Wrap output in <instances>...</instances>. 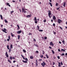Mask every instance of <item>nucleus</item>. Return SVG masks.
I'll return each mask as SVG.
<instances>
[{
	"label": "nucleus",
	"instance_id": "f257e3e1",
	"mask_svg": "<svg viewBox=\"0 0 67 67\" xmlns=\"http://www.w3.org/2000/svg\"><path fill=\"white\" fill-rule=\"evenodd\" d=\"M25 59L26 61H25L24 60H22L23 62L24 63H27V61H28V59L27 58H25Z\"/></svg>",
	"mask_w": 67,
	"mask_h": 67
},
{
	"label": "nucleus",
	"instance_id": "f03ea898",
	"mask_svg": "<svg viewBox=\"0 0 67 67\" xmlns=\"http://www.w3.org/2000/svg\"><path fill=\"white\" fill-rule=\"evenodd\" d=\"M46 65V63H45V62H43V63H42L41 65L42 66V67H44L45 65Z\"/></svg>",
	"mask_w": 67,
	"mask_h": 67
},
{
	"label": "nucleus",
	"instance_id": "7ed1b4c3",
	"mask_svg": "<svg viewBox=\"0 0 67 67\" xmlns=\"http://www.w3.org/2000/svg\"><path fill=\"white\" fill-rule=\"evenodd\" d=\"M62 22V20H61L60 19H58V22L59 24H60V22Z\"/></svg>",
	"mask_w": 67,
	"mask_h": 67
},
{
	"label": "nucleus",
	"instance_id": "20e7f679",
	"mask_svg": "<svg viewBox=\"0 0 67 67\" xmlns=\"http://www.w3.org/2000/svg\"><path fill=\"white\" fill-rule=\"evenodd\" d=\"M2 31L3 32H4L5 33H7V32H6V31H7V29L5 28H4V30L2 29Z\"/></svg>",
	"mask_w": 67,
	"mask_h": 67
},
{
	"label": "nucleus",
	"instance_id": "39448f33",
	"mask_svg": "<svg viewBox=\"0 0 67 67\" xmlns=\"http://www.w3.org/2000/svg\"><path fill=\"white\" fill-rule=\"evenodd\" d=\"M48 12H49L48 13V15H51L52 14V12L50 10L48 11Z\"/></svg>",
	"mask_w": 67,
	"mask_h": 67
},
{
	"label": "nucleus",
	"instance_id": "423d86ee",
	"mask_svg": "<svg viewBox=\"0 0 67 67\" xmlns=\"http://www.w3.org/2000/svg\"><path fill=\"white\" fill-rule=\"evenodd\" d=\"M5 55L8 58L9 57V55H8V52H6V53H5Z\"/></svg>",
	"mask_w": 67,
	"mask_h": 67
},
{
	"label": "nucleus",
	"instance_id": "0eeeda50",
	"mask_svg": "<svg viewBox=\"0 0 67 67\" xmlns=\"http://www.w3.org/2000/svg\"><path fill=\"white\" fill-rule=\"evenodd\" d=\"M31 16H32V15H31V14H30L29 15H27L26 16V17L27 18H30L31 17Z\"/></svg>",
	"mask_w": 67,
	"mask_h": 67
},
{
	"label": "nucleus",
	"instance_id": "6e6552de",
	"mask_svg": "<svg viewBox=\"0 0 67 67\" xmlns=\"http://www.w3.org/2000/svg\"><path fill=\"white\" fill-rule=\"evenodd\" d=\"M50 44L51 46L52 45V46H54V43H53L52 42H50Z\"/></svg>",
	"mask_w": 67,
	"mask_h": 67
},
{
	"label": "nucleus",
	"instance_id": "1a4fd4ad",
	"mask_svg": "<svg viewBox=\"0 0 67 67\" xmlns=\"http://www.w3.org/2000/svg\"><path fill=\"white\" fill-rule=\"evenodd\" d=\"M36 66H38V61H37V60L36 59Z\"/></svg>",
	"mask_w": 67,
	"mask_h": 67
},
{
	"label": "nucleus",
	"instance_id": "9d476101",
	"mask_svg": "<svg viewBox=\"0 0 67 67\" xmlns=\"http://www.w3.org/2000/svg\"><path fill=\"white\" fill-rule=\"evenodd\" d=\"M21 32L22 31L21 30L17 32V33H18V34H20Z\"/></svg>",
	"mask_w": 67,
	"mask_h": 67
},
{
	"label": "nucleus",
	"instance_id": "9b49d317",
	"mask_svg": "<svg viewBox=\"0 0 67 67\" xmlns=\"http://www.w3.org/2000/svg\"><path fill=\"white\" fill-rule=\"evenodd\" d=\"M56 19V17H55V16H53V20H55Z\"/></svg>",
	"mask_w": 67,
	"mask_h": 67
},
{
	"label": "nucleus",
	"instance_id": "f8f14e48",
	"mask_svg": "<svg viewBox=\"0 0 67 67\" xmlns=\"http://www.w3.org/2000/svg\"><path fill=\"white\" fill-rule=\"evenodd\" d=\"M30 59H33L34 58V57L33 56L31 55L30 57Z\"/></svg>",
	"mask_w": 67,
	"mask_h": 67
},
{
	"label": "nucleus",
	"instance_id": "ddd939ff",
	"mask_svg": "<svg viewBox=\"0 0 67 67\" xmlns=\"http://www.w3.org/2000/svg\"><path fill=\"white\" fill-rule=\"evenodd\" d=\"M22 9V12L23 13L24 11H25V9L24 8H23Z\"/></svg>",
	"mask_w": 67,
	"mask_h": 67
},
{
	"label": "nucleus",
	"instance_id": "4468645a",
	"mask_svg": "<svg viewBox=\"0 0 67 67\" xmlns=\"http://www.w3.org/2000/svg\"><path fill=\"white\" fill-rule=\"evenodd\" d=\"M6 4L7 5H8V7H11V5H10L9 4V3H6Z\"/></svg>",
	"mask_w": 67,
	"mask_h": 67
},
{
	"label": "nucleus",
	"instance_id": "2eb2a0df",
	"mask_svg": "<svg viewBox=\"0 0 67 67\" xmlns=\"http://www.w3.org/2000/svg\"><path fill=\"white\" fill-rule=\"evenodd\" d=\"M10 48H12H12H13V46L12 44H11L10 45Z\"/></svg>",
	"mask_w": 67,
	"mask_h": 67
},
{
	"label": "nucleus",
	"instance_id": "dca6fc26",
	"mask_svg": "<svg viewBox=\"0 0 67 67\" xmlns=\"http://www.w3.org/2000/svg\"><path fill=\"white\" fill-rule=\"evenodd\" d=\"M11 35L12 36V37H14V34H13L12 32H11Z\"/></svg>",
	"mask_w": 67,
	"mask_h": 67
},
{
	"label": "nucleus",
	"instance_id": "f3484780",
	"mask_svg": "<svg viewBox=\"0 0 67 67\" xmlns=\"http://www.w3.org/2000/svg\"><path fill=\"white\" fill-rule=\"evenodd\" d=\"M60 62L58 63V67H61L62 66H61V65H60Z\"/></svg>",
	"mask_w": 67,
	"mask_h": 67
},
{
	"label": "nucleus",
	"instance_id": "a211bd4d",
	"mask_svg": "<svg viewBox=\"0 0 67 67\" xmlns=\"http://www.w3.org/2000/svg\"><path fill=\"white\" fill-rule=\"evenodd\" d=\"M11 48H10L9 49V53H11Z\"/></svg>",
	"mask_w": 67,
	"mask_h": 67
},
{
	"label": "nucleus",
	"instance_id": "6ab92c4d",
	"mask_svg": "<svg viewBox=\"0 0 67 67\" xmlns=\"http://www.w3.org/2000/svg\"><path fill=\"white\" fill-rule=\"evenodd\" d=\"M8 62H9V63H12V62H11V61L10 60V59L8 60Z\"/></svg>",
	"mask_w": 67,
	"mask_h": 67
},
{
	"label": "nucleus",
	"instance_id": "aec40b11",
	"mask_svg": "<svg viewBox=\"0 0 67 67\" xmlns=\"http://www.w3.org/2000/svg\"><path fill=\"white\" fill-rule=\"evenodd\" d=\"M4 21L5 23H8V21H7V20L5 19H4Z\"/></svg>",
	"mask_w": 67,
	"mask_h": 67
},
{
	"label": "nucleus",
	"instance_id": "412c9836",
	"mask_svg": "<svg viewBox=\"0 0 67 67\" xmlns=\"http://www.w3.org/2000/svg\"><path fill=\"white\" fill-rule=\"evenodd\" d=\"M46 56L47 57V58H49V57H48V55L46 54Z\"/></svg>",
	"mask_w": 67,
	"mask_h": 67
},
{
	"label": "nucleus",
	"instance_id": "4be33fe9",
	"mask_svg": "<svg viewBox=\"0 0 67 67\" xmlns=\"http://www.w3.org/2000/svg\"><path fill=\"white\" fill-rule=\"evenodd\" d=\"M20 36L19 35H18V40H20Z\"/></svg>",
	"mask_w": 67,
	"mask_h": 67
},
{
	"label": "nucleus",
	"instance_id": "5701e85b",
	"mask_svg": "<svg viewBox=\"0 0 67 67\" xmlns=\"http://www.w3.org/2000/svg\"><path fill=\"white\" fill-rule=\"evenodd\" d=\"M7 49H9V46L8 45H7Z\"/></svg>",
	"mask_w": 67,
	"mask_h": 67
},
{
	"label": "nucleus",
	"instance_id": "b1692460",
	"mask_svg": "<svg viewBox=\"0 0 67 67\" xmlns=\"http://www.w3.org/2000/svg\"><path fill=\"white\" fill-rule=\"evenodd\" d=\"M1 18V20H3V18H2V16L1 15H0Z\"/></svg>",
	"mask_w": 67,
	"mask_h": 67
},
{
	"label": "nucleus",
	"instance_id": "393cba45",
	"mask_svg": "<svg viewBox=\"0 0 67 67\" xmlns=\"http://www.w3.org/2000/svg\"><path fill=\"white\" fill-rule=\"evenodd\" d=\"M34 20L35 21H37V19H36V17H35Z\"/></svg>",
	"mask_w": 67,
	"mask_h": 67
},
{
	"label": "nucleus",
	"instance_id": "a878e982",
	"mask_svg": "<svg viewBox=\"0 0 67 67\" xmlns=\"http://www.w3.org/2000/svg\"><path fill=\"white\" fill-rule=\"evenodd\" d=\"M21 57H23V59H25V58H24V57L23 56V55H22V54L21 55Z\"/></svg>",
	"mask_w": 67,
	"mask_h": 67
},
{
	"label": "nucleus",
	"instance_id": "bb28decb",
	"mask_svg": "<svg viewBox=\"0 0 67 67\" xmlns=\"http://www.w3.org/2000/svg\"><path fill=\"white\" fill-rule=\"evenodd\" d=\"M62 42L63 44H65V41H64V39H63V41H62Z\"/></svg>",
	"mask_w": 67,
	"mask_h": 67
},
{
	"label": "nucleus",
	"instance_id": "cd10ccee",
	"mask_svg": "<svg viewBox=\"0 0 67 67\" xmlns=\"http://www.w3.org/2000/svg\"><path fill=\"white\" fill-rule=\"evenodd\" d=\"M66 5V2H65L64 3L63 6L64 7H65V5Z\"/></svg>",
	"mask_w": 67,
	"mask_h": 67
},
{
	"label": "nucleus",
	"instance_id": "c85d7f7f",
	"mask_svg": "<svg viewBox=\"0 0 67 67\" xmlns=\"http://www.w3.org/2000/svg\"><path fill=\"white\" fill-rule=\"evenodd\" d=\"M49 4H50L51 7H53V5H52V3H51L50 2L49 3Z\"/></svg>",
	"mask_w": 67,
	"mask_h": 67
},
{
	"label": "nucleus",
	"instance_id": "c756f323",
	"mask_svg": "<svg viewBox=\"0 0 67 67\" xmlns=\"http://www.w3.org/2000/svg\"><path fill=\"white\" fill-rule=\"evenodd\" d=\"M40 57L41 58H43V55H42L41 56H40Z\"/></svg>",
	"mask_w": 67,
	"mask_h": 67
},
{
	"label": "nucleus",
	"instance_id": "7c9ffc66",
	"mask_svg": "<svg viewBox=\"0 0 67 67\" xmlns=\"http://www.w3.org/2000/svg\"><path fill=\"white\" fill-rule=\"evenodd\" d=\"M52 52L53 54H55V52H54V51H53V50H52Z\"/></svg>",
	"mask_w": 67,
	"mask_h": 67
},
{
	"label": "nucleus",
	"instance_id": "2f4dec72",
	"mask_svg": "<svg viewBox=\"0 0 67 67\" xmlns=\"http://www.w3.org/2000/svg\"><path fill=\"white\" fill-rule=\"evenodd\" d=\"M8 39H10V40H11V37L10 36H8Z\"/></svg>",
	"mask_w": 67,
	"mask_h": 67
},
{
	"label": "nucleus",
	"instance_id": "473e14b6",
	"mask_svg": "<svg viewBox=\"0 0 67 67\" xmlns=\"http://www.w3.org/2000/svg\"><path fill=\"white\" fill-rule=\"evenodd\" d=\"M61 51H63L64 52H65V50L63 49H62L61 50Z\"/></svg>",
	"mask_w": 67,
	"mask_h": 67
},
{
	"label": "nucleus",
	"instance_id": "72a5a7b5",
	"mask_svg": "<svg viewBox=\"0 0 67 67\" xmlns=\"http://www.w3.org/2000/svg\"><path fill=\"white\" fill-rule=\"evenodd\" d=\"M39 31L40 32H43V30H39Z\"/></svg>",
	"mask_w": 67,
	"mask_h": 67
},
{
	"label": "nucleus",
	"instance_id": "f704fd0d",
	"mask_svg": "<svg viewBox=\"0 0 67 67\" xmlns=\"http://www.w3.org/2000/svg\"><path fill=\"white\" fill-rule=\"evenodd\" d=\"M64 55H65V54H64V53H62L61 54V56H64Z\"/></svg>",
	"mask_w": 67,
	"mask_h": 67
},
{
	"label": "nucleus",
	"instance_id": "c9c22d12",
	"mask_svg": "<svg viewBox=\"0 0 67 67\" xmlns=\"http://www.w3.org/2000/svg\"><path fill=\"white\" fill-rule=\"evenodd\" d=\"M23 51L24 53H26V50L24 49H23Z\"/></svg>",
	"mask_w": 67,
	"mask_h": 67
},
{
	"label": "nucleus",
	"instance_id": "e433bc0d",
	"mask_svg": "<svg viewBox=\"0 0 67 67\" xmlns=\"http://www.w3.org/2000/svg\"><path fill=\"white\" fill-rule=\"evenodd\" d=\"M34 45L35 46H36V47H38V46L36 44H35Z\"/></svg>",
	"mask_w": 67,
	"mask_h": 67
},
{
	"label": "nucleus",
	"instance_id": "4c0bfd02",
	"mask_svg": "<svg viewBox=\"0 0 67 67\" xmlns=\"http://www.w3.org/2000/svg\"><path fill=\"white\" fill-rule=\"evenodd\" d=\"M37 27L38 30L40 29V27H39V26H37Z\"/></svg>",
	"mask_w": 67,
	"mask_h": 67
},
{
	"label": "nucleus",
	"instance_id": "58836bf2",
	"mask_svg": "<svg viewBox=\"0 0 67 67\" xmlns=\"http://www.w3.org/2000/svg\"><path fill=\"white\" fill-rule=\"evenodd\" d=\"M10 60H12V57H10Z\"/></svg>",
	"mask_w": 67,
	"mask_h": 67
},
{
	"label": "nucleus",
	"instance_id": "ea45409f",
	"mask_svg": "<svg viewBox=\"0 0 67 67\" xmlns=\"http://www.w3.org/2000/svg\"><path fill=\"white\" fill-rule=\"evenodd\" d=\"M43 22H44V23H45V22H46V20H43Z\"/></svg>",
	"mask_w": 67,
	"mask_h": 67
},
{
	"label": "nucleus",
	"instance_id": "a19ab883",
	"mask_svg": "<svg viewBox=\"0 0 67 67\" xmlns=\"http://www.w3.org/2000/svg\"><path fill=\"white\" fill-rule=\"evenodd\" d=\"M17 26L18 27V29H20V27L19 26V25H17Z\"/></svg>",
	"mask_w": 67,
	"mask_h": 67
},
{
	"label": "nucleus",
	"instance_id": "79ce46f5",
	"mask_svg": "<svg viewBox=\"0 0 67 67\" xmlns=\"http://www.w3.org/2000/svg\"><path fill=\"white\" fill-rule=\"evenodd\" d=\"M14 12V11H11L10 12V14H11V13H13Z\"/></svg>",
	"mask_w": 67,
	"mask_h": 67
},
{
	"label": "nucleus",
	"instance_id": "37998d69",
	"mask_svg": "<svg viewBox=\"0 0 67 67\" xmlns=\"http://www.w3.org/2000/svg\"><path fill=\"white\" fill-rule=\"evenodd\" d=\"M35 22L36 24H37V21H36V20L35 21Z\"/></svg>",
	"mask_w": 67,
	"mask_h": 67
},
{
	"label": "nucleus",
	"instance_id": "c03bdc74",
	"mask_svg": "<svg viewBox=\"0 0 67 67\" xmlns=\"http://www.w3.org/2000/svg\"><path fill=\"white\" fill-rule=\"evenodd\" d=\"M23 12L24 14H25V13H26L27 12L26 11H24Z\"/></svg>",
	"mask_w": 67,
	"mask_h": 67
},
{
	"label": "nucleus",
	"instance_id": "a18cd8bd",
	"mask_svg": "<svg viewBox=\"0 0 67 67\" xmlns=\"http://www.w3.org/2000/svg\"><path fill=\"white\" fill-rule=\"evenodd\" d=\"M44 38L45 40H46V39H47V37H44Z\"/></svg>",
	"mask_w": 67,
	"mask_h": 67
},
{
	"label": "nucleus",
	"instance_id": "49530a36",
	"mask_svg": "<svg viewBox=\"0 0 67 67\" xmlns=\"http://www.w3.org/2000/svg\"><path fill=\"white\" fill-rule=\"evenodd\" d=\"M59 27L60 29H61V30H63V28H62V27L60 26H59Z\"/></svg>",
	"mask_w": 67,
	"mask_h": 67
},
{
	"label": "nucleus",
	"instance_id": "de8ad7c7",
	"mask_svg": "<svg viewBox=\"0 0 67 67\" xmlns=\"http://www.w3.org/2000/svg\"><path fill=\"white\" fill-rule=\"evenodd\" d=\"M53 33L54 34H56V32H55V31H53Z\"/></svg>",
	"mask_w": 67,
	"mask_h": 67
},
{
	"label": "nucleus",
	"instance_id": "09e8293b",
	"mask_svg": "<svg viewBox=\"0 0 67 67\" xmlns=\"http://www.w3.org/2000/svg\"><path fill=\"white\" fill-rule=\"evenodd\" d=\"M55 64V62H53V65H54Z\"/></svg>",
	"mask_w": 67,
	"mask_h": 67
},
{
	"label": "nucleus",
	"instance_id": "8fccbe9b",
	"mask_svg": "<svg viewBox=\"0 0 67 67\" xmlns=\"http://www.w3.org/2000/svg\"><path fill=\"white\" fill-rule=\"evenodd\" d=\"M53 26H55V23L53 24Z\"/></svg>",
	"mask_w": 67,
	"mask_h": 67
},
{
	"label": "nucleus",
	"instance_id": "3c124183",
	"mask_svg": "<svg viewBox=\"0 0 67 67\" xmlns=\"http://www.w3.org/2000/svg\"><path fill=\"white\" fill-rule=\"evenodd\" d=\"M59 9H60V7H59L58 8H56V9L57 10H59Z\"/></svg>",
	"mask_w": 67,
	"mask_h": 67
},
{
	"label": "nucleus",
	"instance_id": "603ef678",
	"mask_svg": "<svg viewBox=\"0 0 67 67\" xmlns=\"http://www.w3.org/2000/svg\"><path fill=\"white\" fill-rule=\"evenodd\" d=\"M57 58H58V59H60V57H59V56H58L57 57Z\"/></svg>",
	"mask_w": 67,
	"mask_h": 67
},
{
	"label": "nucleus",
	"instance_id": "864d4df0",
	"mask_svg": "<svg viewBox=\"0 0 67 67\" xmlns=\"http://www.w3.org/2000/svg\"><path fill=\"white\" fill-rule=\"evenodd\" d=\"M10 40V39L8 38L7 39V41H9Z\"/></svg>",
	"mask_w": 67,
	"mask_h": 67
},
{
	"label": "nucleus",
	"instance_id": "5fc2aeb1",
	"mask_svg": "<svg viewBox=\"0 0 67 67\" xmlns=\"http://www.w3.org/2000/svg\"><path fill=\"white\" fill-rule=\"evenodd\" d=\"M34 42H36V40H35V38H34Z\"/></svg>",
	"mask_w": 67,
	"mask_h": 67
},
{
	"label": "nucleus",
	"instance_id": "6e6d98bb",
	"mask_svg": "<svg viewBox=\"0 0 67 67\" xmlns=\"http://www.w3.org/2000/svg\"><path fill=\"white\" fill-rule=\"evenodd\" d=\"M42 59H39V61H42Z\"/></svg>",
	"mask_w": 67,
	"mask_h": 67
},
{
	"label": "nucleus",
	"instance_id": "4d7b16f0",
	"mask_svg": "<svg viewBox=\"0 0 67 67\" xmlns=\"http://www.w3.org/2000/svg\"><path fill=\"white\" fill-rule=\"evenodd\" d=\"M29 35H32V34H31V33H29Z\"/></svg>",
	"mask_w": 67,
	"mask_h": 67
},
{
	"label": "nucleus",
	"instance_id": "13d9d810",
	"mask_svg": "<svg viewBox=\"0 0 67 67\" xmlns=\"http://www.w3.org/2000/svg\"><path fill=\"white\" fill-rule=\"evenodd\" d=\"M49 48H50V49H52V47L51 46H49Z\"/></svg>",
	"mask_w": 67,
	"mask_h": 67
},
{
	"label": "nucleus",
	"instance_id": "bf43d9fd",
	"mask_svg": "<svg viewBox=\"0 0 67 67\" xmlns=\"http://www.w3.org/2000/svg\"><path fill=\"white\" fill-rule=\"evenodd\" d=\"M61 65H63V63H62V62H61Z\"/></svg>",
	"mask_w": 67,
	"mask_h": 67
},
{
	"label": "nucleus",
	"instance_id": "052dcab7",
	"mask_svg": "<svg viewBox=\"0 0 67 67\" xmlns=\"http://www.w3.org/2000/svg\"><path fill=\"white\" fill-rule=\"evenodd\" d=\"M58 5V3H56V6H57Z\"/></svg>",
	"mask_w": 67,
	"mask_h": 67
},
{
	"label": "nucleus",
	"instance_id": "680f3d73",
	"mask_svg": "<svg viewBox=\"0 0 67 67\" xmlns=\"http://www.w3.org/2000/svg\"><path fill=\"white\" fill-rule=\"evenodd\" d=\"M36 52L37 54H38V51H36Z\"/></svg>",
	"mask_w": 67,
	"mask_h": 67
},
{
	"label": "nucleus",
	"instance_id": "e2e57ef3",
	"mask_svg": "<svg viewBox=\"0 0 67 67\" xmlns=\"http://www.w3.org/2000/svg\"><path fill=\"white\" fill-rule=\"evenodd\" d=\"M19 10L20 12H22V11H21V9H19Z\"/></svg>",
	"mask_w": 67,
	"mask_h": 67
},
{
	"label": "nucleus",
	"instance_id": "0e129e2a",
	"mask_svg": "<svg viewBox=\"0 0 67 67\" xmlns=\"http://www.w3.org/2000/svg\"><path fill=\"white\" fill-rule=\"evenodd\" d=\"M16 61H15V60H14L13 61V63H15V62H16Z\"/></svg>",
	"mask_w": 67,
	"mask_h": 67
},
{
	"label": "nucleus",
	"instance_id": "69168bd1",
	"mask_svg": "<svg viewBox=\"0 0 67 67\" xmlns=\"http://www.w3.org/2000/svg\"><path fill=\"white\" fill-rule=\"evenodd\" d=\"M58 51H59V52H60V49H58Z\"/></svg>",
	"mask_w": 67,
	"mask_h": 67
},
{
	"label": "nucleus",
	"instance_id": "338daca9",
	"mask_svg": "<svg viewBox=\"0 0 67 67\" xmlns=\"http://www.w3.org/2000/svg\"><path fill=\"white\" fill-rule=\"evenodd\" d=\"M1 27H3V25H1Z\"/></svg>",
	"mask_w": 67,
	"mask_h": 67
},
{
	"label": "nucleus",
	"instance_id": "774afa93",
	"mask_svg": "<svg viewBox=\"0 0 67 67\" xmlns=\"http://www.w3.org/2000/svg\"><path fill=\"white\" fill-rule=\"evenodd\" d=\"M59 44H62V42L60 41H59Z\"/></svg>",
	"mask_w": 67,
	"mask_h": 67
}]
</instances>
